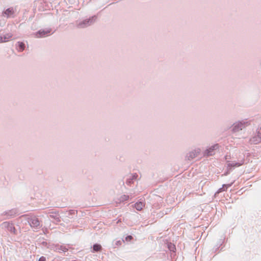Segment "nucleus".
<instances>
[{"label": "nucleus", "instance_id": "1", "mask_svg": "<svg viewBox=\"0 0 261 261\" xmlns=\"http://www.w3.org/2000/svg\"><path fill=\"white\" fill-rule=\"evenodd\" d=\"M25 218L30 226L34 229V231H37L42 226L41 222L39 218L35 215H24L22 216Z\"/></svg>", "mask_w": 261, "mask_h": 261}, {"label": "nucleus", "instance_id": "2", "mask_svg": "<svg viewBox=\"0 0 261 261\" xmlns=\"http://www.w3.org/2000/svg\"><path fill=\"white\" fill-rule=\"evenodd\" d=\"M97 19V16L93 15L89 18L85 19L80 21L77 24V27L80 29H83L87 28L90 25L93 24Z\"/></svg>", "mask_w": 261, "mask_h": 261}, {"label": "nucleus", "instance_id": "3", "mask_svg": "<svg viewBox=\"0 0 261 261\" xmlns=\"http://www.w3.org/2000/svg\"><path fill=\"white\" fill-rule=\"evenodd\" d=\"M249 124L248 121H245L244 120L239 121L233 124L232 126V132L233 133L238 132L242 130Z\"/></svg>", "mask_w": 261, "mask_h": 261}, {"label": "nucleus", "instance_id": "4", "mask_svg": "<svg viewBox=\"0 0 261 261\" xmlns=\"http://www.w3.org/2000/svg\"><path fill=\"white\" fill-rule=\"evenodd\" d=\"M251 144H257L261 142V125L256 129L255 135L250 139Z\"/></svg>", "mask_w": 261, "mask_h": 261}, {"label": "nucleus", "instance_id": "5", "mask_svg": "<svg viewBox=\"0 0 261 261\" xmlns=\"http://www.w3.org/2000/svg\"><path fill=\"white\" fill-rule=\"evenodd\" d=\"M2 225L5 228L7 229L10 232L12 233L14 235L17 234V231L15 228L13 223L10 222H4L2 223Z\"/></svg>", "mask_w": 261, "mask_h": 261}, {"label": "nucleus", "instance_id": "6", "mask_svg": "<svg viewBox=\"0 0 261 261\" xmlns=\"http://www.w3.org/2000/svg\"><path fill=\"white\" fill-rule=\"evenodd\" d=\"M51 31V29L40 30L35 33V35L36 38H43L50 35Z\"/></svg>", "mask_w": 261, "mask_h": 261}, {"label": "nucleus", "instance_id": "7", "mask_svg": "<svg viewBox=\"0 0 261 261\" xmlns=\"http://www.w3.org/2000/svg\"><path fill=\"white\" fill-rule=\"evenodd\" d=\"M242 163L239 162H233L227 164V170L224 173L223 175H227L235 167H240Z\"/></svg>", "mask_w": 261, "mask_h": 261}, {"label": "nucleus", "instance_id": "8", "mask_svg": "<svg viewBox=\"0 0 261 261\" xmlns=\"http://www.w3.org/2000/svg\"><path fill=\"white\" fill-rule=\"evenodd\" d=\"M219 144H216L212 145L208 148H207L203 152V155L204 156H210L214 154V151L219 148Z\"/></svg>", "mask_w": 261, "mask_h": 261}, {"label": "nucleus", "instance_id": "9", "mask_svg": "<svg viewBox=\"0 0 261 261\" xmlns=\"http://www.w3.org/2000/svg\"><path fill=\"white\" fill-rule=\"evenodd\" d=\"M16 213L17 210L16 209H12L3 212L2 213L1 216L5 217L3 219H9L14 217Z\"/></svg>", "mask_w": 261, "mask_h": 261}, {"label": "nucleus", "instance_id": "10", "mask_svg": "<svg viewBox=\"0 0 261 261\" xmlns=\"http://www.w3.org/2000/svg\"><path fill=\"white\" fill-rule=\"evenodd\" d=\"M47 214H49V217L54 219L56 222L59 223L61 222V217L58 211H49Z\"/></svg>", "mask_w": 261, "mask_h": 261}, {"label": "nucleus", "instance_id": "11", "mask_svg": "<svg viewBox=\"0 0 261 261\" xmlns=\"http://www.w3.org/2000/svg\"><path fill=\"white\" fill-rule=\"evenodd\" d=\"M14 13V10L13 7H10L3 11V16L10 18L11 17H14L13 15Z\"/></svg>", "mask_w": 261, "mask_h": 261}, {"label": "nucleus", "instance_id": "12", "mask_svg": "<svg viewBox=\"0 0 261 261\" xmlns=\"http://www.w3.org/2000/svg\"><path fill=\"white\" fill-rule=\"evenodd\" d=\"M12 37L11 33H7L3 36H0V43L6 42Z\"/></svg>", "mask_w": 261, "mask_h": 261}, {"label": "nucleus", "instance_id": "13", "mask_svg": "<svg viewBox=\"0 0 261 261\" xmlns=\"http://www.w3.org/2000/svg\"><path fill=\"white\" fill-rule=\"evenodd\" d=\"M102 249V246L100 244L98 243H95L93 245L92 247L91 252L95 253L98 252H100Z\"/></svg>", "mask_w": 261, "mask_h": 261}, {"label": "nucleus", "instance_id": "14", "mask_svg": "<svg viewBox=\"0 0 261 261\" xmlns=\"http://www.w3.org/2000/svg\"><path fill=\"white\" fill-rule=\"evenodd\" d=\"M25 47V44L23 42L18 41L16 43V49L19 52H22L24 50Z\"/></svg>", "mask_w": 261, "mask_h": 261}, {"label": "nucleus", "instance_id": "15", "mask_svg": "<svg viewBox=\"0 0 261 261\" xmlns=\"http://www.w3.org/2000/svg\"><path fill=\"white\" fill-rule=\"evenodd\" d=\"M137 176V175H132L126 179L125 181L126 184L128 186H130L131 184L134 182V181L136 180Z\"/></svg>", "mask_w": 261, "mask_h": 261}, {"label": "nucleus", "instance_id": "16", "mask_svg": "<svg viewBox=\"0 0 261 261\" xmlns=\"http://www.w3.org/2000/svg\"><path fill=\"white\" fill-rule=\"evenodd\" d=\"M145 206V204L141 201L137 202L134 204L135 208L138 211H141Z\"/></svg>", "mask_w": 261, "mask_h": 261}, {"label": "nucleus", "instance_id": "17", "mask_svg": "<svg viewBox=\"0 0 261 261\" xmlns=\"http://www.w3.org/2000/svg\"><path fill=\"white\" fill-rule=\"evenodd\" d=\"M197 156L196 153L194 151H191L188 153L186 156V160H191Z\"/></svg>", "mask_w": 261, "mask_h": 261}, {"label": "nucleus", "instance_id": "18", "mask_svg": "<svg viewBox=\"0 0 261 261\" xmlns=\"http://www.w3.org/2000/svg\"><path fill=\"white\" fill-rule=\"evenodd\" d=\"M56 248L57 250H59V251H62L64 252H67L68 250V248L64 245H58L56 246Z\"/></svg>", "mask_w": 261, "mask_h": 261}, {"label": "nucleus", "instance_id": "19", "mask_svg": "<svg viewBox=\"0 0 261 261\" xmlns=\"http://www.w3.org/2000/svg\"><path fill=\"white\" fill-rule=\"evenodd\" d=\"M168 248L171 252H175L176 251V247L175 245L171 243L167 244Z\"/></svg>", "mask_w": 261, "mask_h": 261}, {"label": "nucleus", "instance_id": "20", "mask_svg": "<svg viewBox=\"0 0 261 261\" xmlns=\"http://www.w3.org/2000/svg\"><path fill=\"white\" fill-rule=\"evenodd\" d=\"M129 196L128 195H123L120 197L119 200L120 202H122L127 200Z\"/></svg>", "mask_w": 261, "mask_h": 261}, {"label": "nucleus", "instance_id": "21", "mask_svg": "<svg viewBox=\"0 0 261 261\" xmlns=\"http://www.w3.org/2000/svg\"><path fill=\"white\" fill-rule=\"evenodd\" d=\"M232 183H231L230 184L223 185L222 188H220L218 190V192H221L222 191H224L225 190L223 189V188H225L226 189H227L228 188L230 187L232 185Z\"/></svg>", "mask_w": 261, "mask_h": 261}, {"label": "nucleus", "instance_id": "22", "mask_svg": "<svg viewBox=\"0 0 261 261\" xmlns=\"http://www.w3.org/2000/svg\"><path fill=\"white\" fill-rule=\"evenodd\" d=\"M40 245L42 246V247H46V248H48V243L46 242V241H40Z\"/></svg>", "mask_w": 261, "mask_h": 261}, {"label": "nucleus", "instance_id": "23", "mask_svg": "<svg viewBox=\"0 0 261 261\" xmlns=\"http://www.w3.org/2000/svg\"><path fill=\"white\" fill-rule=\"evenodd\" d=\"M133 239V238L132 236L128 235L125 237V240L126 241L129 242V241H130Z\"/></svg>", "mask_w": 261, "mask_h": 261}, {"label": "nucleus", "instance_id": "24", "mask_svg": "<svg viewBox=\"0 0 261 261\" xmlns=\"http://www.w3.org/2000/svg\"><path fill=\"white\" fill-rule=\"evenodd\" d=\"M165 215L164 212L163 211H160L159 213L157 214V216L158 217H162Z\"/></svg>", "mask_w": 261, "mask_h": 261}, {"label": "nucleus", "instance_id": "25", "mask_svg": "<svg viewBox=\"0 0 261 261\" xmlns=\"http://www.w3.org/2000/svg\"><path fill=\"white\" fill-rule=\"evenodd\" d=\"M38 261H46V258L45 257L42 256L39 258Z\"/></svg>", "mask_w": 261, "mask_h": 261}, {"label": "nucleus", "instance_id": "26", "mask_svg": "<svg viewBox=\"0 0 261 261\" xmlns=\"http://www.w3.org/2000/svg\"><path fill=\"white\" fill-rule=\"evenodd\" d=\"M75 214V211L73 210H70L69 211V215H72Z\"/></svg>", "mask_w": 261, "mask_h": 261}, {"label": "nucleus", "instance_id": "27", "mask_svg": "<svg viewBox=\"0 0 261 261\" xmlns=\"http://www.w3.org/2000/svg\"><path fill=\"white\" fill-rule=\"evenodd\" d=\"M116 245H121V241H116Z\"/></svg>", "mask_w": 261, "mask_h": 261}, {"label": "nucleus", "instance_id": "28", "mask_svg": "<svg viewBox=\"0 0 261 261\" xmlns=\"http://www.w3.org/2000/svg\"><path fill=\"white\" fill-rule=\"evenodd\" d=\"M168 212V209H167V210L164 212L165 214H167Z\"/></svg>", "mask_w": 261, "mask_h": 261}, {"label": "nucleus", "instance_id": "29", "mask_svg": "<svg viewBox=\"0 0 261 261\" xmlns=\"http://www.w3.org/2000/svg\"><path fill=\"white\" fill-rule=\"evenodd\" d=\"M219 245L220 246H221V245H222V241H221V240H220V242H219Z\"/></svg>", "mask_w": 261, "mask_h": 261}, {"label": "nucleus", "instance_id": "30", "mask_svg": "<svg viewBox=\"0 0 261 261\" xmlns=\"http://www.w3.org/2000/svg\"><path fill=\"white\" fill-rule=\"evenodd\" d=\"M219 247H220V246H218V245L217 246V248H216V251L217 249H219Z\"/></svg>", "mask_w": 261, "mask_h": 261}]
</instances>
